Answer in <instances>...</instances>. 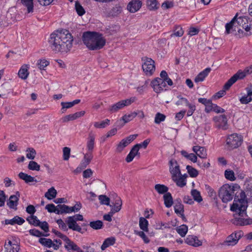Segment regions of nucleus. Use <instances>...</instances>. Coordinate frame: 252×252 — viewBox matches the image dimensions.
<instances>
[{
	"label": "nucleus",
	"mask_w": 252,
	"mask_h": 252,
	"mask_svg": "<svg viewBox=\"0 0 252 252\" xmlns=\"http://www.w3.org/2000/svg\"><path fill=\"white\" fill-rule=\"evenodd\" d=\"M134 234L140 236L144 241L145 243H149L150 242L149 239L146 236L144 232V231L134 230Z\"/></svg>",
	"instance_id": "nucleus-53"
},
{
	"label": "nucleus",
	"mask_w": 252,
	"mask_h": 252,
	"mask_svg": "<svg viewBox=\"0 0 252 252\" xmlns=\"http://www.w3.org/2000/svg\"><path fill=\"white\" fill-rule=\"evenodd\" d=\"M20 196V193L19 191H16L15 195L10 196L9 199L7 201L6 205L11 209L16 210L17 209V205L18 201Z\"/></svg>",
	"instance_id": "nucleus-14"
},
{
	"label": "nucleus",
	"mask_w": 252,
	"mask_h": 252,
	"mask_svg": "<svg viewBox=\"0 0 252 252\" xmlns=\"http://www.w3.org/2000/svg\"><path fill=\"white\" fill-rule=\"evenodd\" d=\"M137 115V113L136 112H132L128 114H126L123 116L122 119L117 122V125H120L121 126H123L126 123L133 120Z\"/></svg>",
	"instance_id": "nucleus-20"
},
{
	"label": "nucleus",
	"mask_w": 252,
	"mask_h": 252,
	"mask_svg": "<svg viewBox=\"0 0 252 252\" xmlns=\"http://www.w3.org/2000/svg\"><path fill=\"white\" fill-rule=\"evenodd\" d=\"M188 227L185 224H182L176 228L177 233L182 237L185 236L188 232Z\"/></svg>",
	"instance_id": "nucleus-41"
},
{
	"label": "nucleus",
	"mask_w": 252,
	"mask_h": 252,
	"mask_svg": "<svg viewBox=\"0 0 252 252\" xmlns=\"http://www.w3.org/2000/svg\"><path fill=\"white\" fill-rule=\"evenodd\" d=\"M82 41L86 47L91 50H97L103 47L106 40L102 34L94 32H86L83 33Z\"/></svg>",
	"instance_id": "nucleus-2"
},
{
	"label": "nucleus",
	"mask_w": 252,
	"mask_h": 252,
	"mask_svg": "<svg viewBox=\"0 0 252 252\" xmlns=\"http://www.w3.org/2000/svg\"><path fill=\"white\" fill-rule=\"evenodd\" d=\"M122 10L123 8L120 4H116L112 9L111 14L113 16H117L122 12Z\"/></svg>",
	"instance_id": "nucleus-48"
},
{
	"label": "nucleus",
	"mask_w": 252,
	"mask_h": 252,
	"mask_svg": "<svg viewBox=\"0 0 252 252\" xmlns=\"http://www.w3.org/2000/svg\"><path fill=\"white\" fill-rule=\"evenodd\" d=\"M147 5L150 10L153 11L158 8L159 4L157 0H148Z\"/></svg>",
	"instance_id": "nucleus-36"
},
{
	"label": "nucleus",
	"mask_w": 252,
	"mask_h": 252,
	"mask_svg": "<svg viewBox=\"0 0 252 252\" xmlns=\"http://www.w3.org/2000/svg\"><path fill=\"white\" fill-rule=\"evenodd\" d=\"M164 203L165 206L167 208H170L173 204V198L170 192L166 193L163 195Z\"/></svg>",
	"instance_id": "nucleus-35"
},
{
	"label": "nucleus",
	"mask_w": 252,
	"mask_h": 252,
	"mask_svg": "<svg viewBox=\"0 0 252 252\" xmlns=\"http://www.w3.org/2000/svg\"><path fill=\"white\" fill-rule=\"evenodd\" d=\"M6 198V196L3 190H0V207L4 205Z\"/></svg>",
	"instance_id": "nucleus-62"
},
{
	"label": "nucleus",
	"mask_w": 252,
	"mask_h": 252,
	"mask_svg": "<svg viewBox=\"0 0 252 252\" xmlns=\"http://www.w3.org/2000/svg\"><path fill=\"white\" fill-rule=\"evenodd\" d=\"M148 221L143 217H141L139 219V227L141 229L144 231L147 232L148 231Z\"/></svg>",
	"instance_id": "nucleus-42"
},
{
	"label": "nucleus",
	"mask_w": 252,
	"mask_h": 252,
	"mask_svg": "<svg viewBox=\"0 0 252 252\" xmlns=\"http://www.w3.org/2000/svg\"><path fill=\"white\" fill-rule=\"evenodd\" d=\"M227 83V81L224 84V85L223 86V89L222 90H221V91L218 92L215 95H214L213 97L214 98H215V99L220 98L222 96H223L225 94V91L226 90H228L229 89V88H228V89L225 88V86L226 85V84Z\"/></svg>",
	"instance_id": "nucleus-59"
},
{
	"label": "nucleus",
	"mask_w": 252,
	"mask_h": 252,
	"mask_svg": "<svg viewBox=\"0 0 252 252\" xmlns=\"http://www.w3.org/2000/svg\"><path fill=\"white\" fill-rule=\"evenodd\" d=\"M57 195V191L54 187L50 188L48 191L45 193V197L49 200H51L56 197Z\"/></svg>",
	"instance_id": "nucleus-40"
},
{
	"label": "nucleus",
	"mask_w": 252,
	"mask_h": 252,
	"mask_svg": "<svg viewBox=\"0 0 252 252\" xmlns=\"http://www.w3.org/2000/svg\"><path fill=\"white\" fill-rule=\"evenodd\" d=\"M4 248L5 252H18L19 250V246L15 244H12L11 241L5 243Z\"/></svg>",
	"instance_id": "nucleus-28"
},
{
	"label": "nucleus",
	"mask_w": 252,
	"mask_h": 252,
	"mask_svg": "<svg viewBox=\"0 0 252 252\" xmlns=\"http://www.w3.org/2000/svg\"><path fill=\"white\" fill-rule=\"evenodd\" d=\"M187 177L186 174H181V175L177 176V177L172 178V179L177 186L183 188L187 184L186 178Z\"/></svg>",
	"instance_id": "nucleus-24"
},
{
	"label": "nucleus",
	"mask_w": 252,
	"mask_h": 252,
	"mask_svg": "<svg viewBox=\"0 0 252 252\" xmlns=\"http://www.w3.org/2000/svg\"><path fill=\"white\" fill-rule=\"evenodd\" d=\"M139 154V150L137 146H134L127 155L126 160L127 162H131L133 159L134 158Z\"/></svg>",
	"instance_id": "nucleus-31"
},
{
	"label": "nucleus",
	"mask_w": 252,
	"mask_h": 252,
	"mask_svg": "<svg viewBox=\"0 0 252 252\" xmlns=\"http://www.w3.org/2000/svg\"><path fill=\"white\" fill-rule=\"evenodd\" d=\"M94 134L90 133L89 135L88 141L87 143V148L89 152L92 153L94 145Z\"/></svg>",
	"instance_id": "nucleus-32"
},
{
	"label": "nucleus",
	"mask_w": 252,
	"mask_h": 252,
	"mask_svg": "<svg viewBox=\"0 0 252 252\" xmlns=\"http://www.w3.org/2000/svg\"><path fill=\"white\" fill-rule=\"evenodd\" d=\"M242 104H247L252 101V92H249L247 95L243 96L240 99Z\"/></svg>",
	"instance_id": "nucleus-45"
},
{
	"label": "nucleus",
	"mask_w": 252,
	"mask_h": 252,
	"mask_svg": "<svg viewBox=\"0 0 252 252\" xmlns=\"http://www.w3.org/2000/svg\"><path fill=\"white\" fill-rule=\"evenodd\" d=\"M242 137L240 135L233 133L228 136L226 139V144L231 149L238 147L241 144Z\"/></svg>",
	"instance_id": "nucleus-9"
},
{
	"label": "nucleus",
	"mask_w": 252,
	"mask_h": 252,
	"mask_svg": "<svg viewBox=\"0 0 252 252\" xmlns=\"http://www.w3.org/2000/svg\"><path fill=\"white\" fill-rule=\"evenodd\" d=\"M177 97L179 99L176 102V105L177 106L182 105L183 104L186 105V104H188L189 101L187 98L182 97L180 95L178 96Z\"/></svg>",
	"instance_id": "nucleus-60"
},
{
	"label": "nucleus",
	"mask_w": 252,
	"mask_h": 252,
	"mask_svg": "<svg viewBox=\"0 0 252 252\" xmlns=\"http://www.w3.org/2000/svg\"><path fill=\"white\" fill-rule=\"evenodd\" d=\"M89 225L93 229L98 230L102 228L103 222L101 220H97L95 221H91L89 223Z\"/></svg>",
	"instance_id": "nucleus-44"
},
{
	"label": "nucleus",
	"mask_w": 252,
	"mask_h": 252,
	"mask_svg": "<svg viewBox=\"0 0 252 252\" xmlns=\"http://www.w3.org/2000/svg\"><path fill=\"white\" fill-rule=\"evenodd\" d=\"M98 199L101 204L109 205L110 198L105 195H100L98 196Z\"/></svg>",
	"instance_id": "nucleus-55"
},
{
	"label": "nucleus",
	"mask_w": 252,
	"mask_h": 252,
	"mask_svg": "<svg viewBox=\"0 0 252 252\" xmlns=\"http://www.w3.org/2000/svg\"><path fill=\"white\" fill-rule=\"evenodd\" d=\"M237 188V185L224 184L219 189V196L223 203H227L233 199Z\"/></svg>",
	"instance_id": "nucleus-5"
},
{
	"label": "nucleus",
	"mask_w": 252,
	"mask_h": 252,
	"mask_svg": "<svg viewBox=\"0 0 252 252\" xmlns=\"http://www.w3.org/2000/svg\"><path fill=\"white\" fill-rule=\"evenodd\" d=\"M73 218L69 217L67 218L66 222L68 227V228L73 231H76L79 232H81L82 231V228L80 225L78 224Z\"/></svg>",
	"instance_id": "nucleus-19"
},
{
	"label": "nucleus",
	"mask_w": 252,
	"mask_h": 252,
	"mask_svg": "<svg viewBox=\"0 0 252 252\" xmlns=\"http://www.w3.org/2000/svg\"><path fill=\"white\" fill-rule=\"evenodd\" d=\"M242 235V232L241 231L233 233L226 238L225 241L223 242V244L227 246H234L238 243Z\"/></svg>",
	"instance_id": "nucleus-11"
},
{
	"label": "nucleus",
	"mask_w": 252,
	"mask_h": 252,
	"mask_svg": "<svg viewBox=\"0 0 252 252\" xmlns=\"http://www.w3.org/2000/svg\"><path fill=\"white\" fill-rule=\"evenodd\" d=\"M224 176L225 177L231 181H233L236 179V178L235 177L234 172L232 170H226L224 172Z\"/></svg>",
	"instance_id": "nucleus-51"
},
{
	"label": "nucleus",
	"mask_w": 252,
	"mask_h": 252,
	"mask_svg": "<svg viewBox=\"0 0 252 252\" xmlns=\"http://www.w3.org/2000/svg\"><path fill=\"white\" fill-rule=\"evenodd\" d=\"M213 120L217 127L223 129L227 128V120L224 115L216 116Z\"/></svg>",
	"instance_id": "nucleus-15"
},
{
	"label": "nucleus",
	"mask_w": 252,
	"mask_h": 252,
	"mask_svg": "<svg viewBox=\"0 0 252 252\" xmlns=\"http://www.w3.org/2000/svg\"><path fill=\"white\" fill-rule=\"evenodd\" d=\"M64 34L65 35L64 37V44H65V47L64 46V52H67L72 48L73 39L71 33L67 31H64Z\"/></svg>",
	"instance_id": "nucleus-16"
},
{
	"label": "nucleus",
	"mask_w": 252,
	"mask_h": 252,
	"mask_svg": "<svg viewBox=\"0 0 252 252\" xmlns=\"http://www.w3.org/2000/svg\"><path fill=\"white\" fill-rule=\"evenodd\" d=\"M109 123L110 120L107 119L101 122H95L94 123V126L96 128H104L109 125Z\"/></svg>",
	"instance_id": "nucleus-49"
},
{
	"label": "nucleus",
	"mask_w": 252,
	"mask_h": 252,
	"mask_svg": "<svg viewBox=\"0 0 252 252\" xmlns=\"http://www.w3.org/2000/svg\"><path fill=\"white\" fill-rule=\"evenodd\" d=\"M75 8L77 14L79 16H82L85 13V10L82 6L79 3V2L76 1L75 4Z\"/></svg>",
	"instance_id": "nucleus-54"
},
{
	"label": "nucleus",
	"mask_w": 252,
	"mask_h": 252,
	"mask_svg": "<svg viewBox=\"0 0 252 252\" xmlns=\"http://www.w3.org/2000/svg\"><path fill=\"white\" fill-rule=\"evenodd\" d=\"M64 247L67 252H75L78 246L67 237L64 235Z\"/></svg>",
	"instance_id": "nucleus-21"
},
{
	"label": "nucleus",
	"mask_w": 252,
	"mask_h": 252,
	"mask_svg": "<svg viewBox=\"0 0 252 252\" xmlns=\"http://www.w3.org/2000/svg\"><path fill=\"white\" fill-rule=\"evenodd\" d=\"M143 71L147 76H152L155 71V61L151 58L144 57L142 59Z\"/></svg>",
	"instance_id": "nucleus-7"
},
{
	"label": "nucleus",
	"mask_w": 252,
	"mask_h": 252,
	"mask_svg": "<svg viewBox=\"0 0 252 252\" xmlns=\"http://www.w3.org/2000/svg\"><path fill=\"white\" fill-rule=\"evenodd\" d=\"M151 86L156 93H160L164 90H166L167 87L164 80L159 77L153 80L151 82Z\"/></svg>",
	"instance_id": "nucleus-10"
},
{
	"label": "nucleus",
	"mask_w": 252,
	"mask_h": 252,
	"mask_svg": "<svg viewBox=\"0 0 252 252\" xmlns=\"http://www.w3.org/2000/svg\"><path fill=\"white\" fill-rule=\"evenodd\" d=\"M184 31L180 25H175L173 29L172 33L170 35V37H180L183 35Z\"/></svg>",
	"instance_id": "nucleus-29"
},
{
	"label": "nucleus",
	"mask_w": 252,
	"mask_h": 252,
	"mask_svg": "<svg viewBox=\"0 0 252 252\" xmlns=\"http://www.w3.org/2000/svg\"><path fill=\"white\" fill-rule=\"evenodd\" d=\"M122 205V201L121 199L117 196L115 202L113 205H110L109 206L111 207V211L110 213L115 214L117 212H118L121 209Z\"/></svg>",
	"instance_id": "nucleus-25"
},
{
	"label": "nucleus",
	"mask_w": 252,
	"mask_h": 252,
	"mask_svg": "<svg viewBox=\"0 0 252 252\" xmlns=\"http://www.w3.org/2000/svg\"><path fill=\"white\" fill-rule=\"evenodd\" d=\"M82 207L81 204L79 203H76L73 206H68L64 205V213H71L73 212H77L79 211Z\"/></svg>",
	"instance_id": "nucleus-30"
},
{
	"label": "nucleus",
	"mask_w": 252,
	"mask_h": 252,
	"mask_svg": "<svg viewBox=\"0 0 252 252\" xmlns=\"http://www.w3.org/2000/svg\"><path fill=\"white\" fill-rule=\"evenodd\" d=\"M211 68L207 67L200 72L195 78L194 81L195 83H198L204 81L205 78L208 76L211 71Z\"/></svg>",
	"instance_id": "nucleus-27"
},
{
	"label": "nucleus",
	"mask_w": 252,
	"mask_h": 252,
	"mask_svg": "<svg viewBox=\"0 0 252 252\" xmlns=\"http://www.w3.org/2000/svg\"><path fill=\"white\" fill-rule=\"evenodd\" d=\"M150 142V140L149 139H147L145 140L143 142L140 143L139 144H136L134 145L135 146H137V148L139 150L140 148H143L144 149H146Z\"/></svg>",
	"instance_id": "nucleus-61"
},
{
	"label": "nucleus",
	"mask_w": 252,
	"mask_h": 252,
	"mask_svg": "<svg viewBox=\"0 0 252 252\" xmlns=\"http://www.w3.org/2000/svg\"><path fill=\"white\" fill-rule=\"evenodd\" d=\"M185 243L189 245L197 247L202 245V242L198 237L194 235H188L185 239Z\"/></svg>",
	"instance_id": "nucleus-18"
},
{
	"label": "nucleus",
	"mask_w": 252,
	"mask_h": 252,
	"mask_svg": "<svg viewBox=\"0 0 252 252\" xmlns=\"http://www.w3.org/2000/svg\"><path fill=\"white\" fill-rule=\"evenodd\" d=\"M28 67L27 65H23L18 72V75L22 79H26L29 74Z\"/></svg>",
	"instance_id": "nucleus-34"
},
{
	"label": "nucleus",
	"mask_w": 252,
	"mask_h": 252,
	"mask_svg": "<svg viewBox=\"0 0 252 252\" xmlns=\"http://www.w3.org/2000/svg\"><path fill=\"white\" fill-rule=\"evenodd\" d=\"M29 233L31 235L40 237L42 236L41 232L36 229H32L29 230Z\"/></svg>",
	"instance_id": "nucleus-63"
},
{
	"label": "nucleus",
	"mask_w": 252,
	"mask_h": 252,
	"mask_svg": "<svg viewBox=\"0 0 252 252\" xmlns=\"http://www.w3.org/2000/svg\"><path fill=\"white\" fill-rule=\"evenodd\" d=\"M81 101L80 99H75L71 102H64V109H68L71 108L76 104H78Z\"/></svg>",
	"instance_id": "nucleus-57"
},
{
	"label": "nucleus",
	"mask_w": 252,
	"mask_h": 252,
	"mask_svg": "<svg viewBox=\"0 0 252 252\" xmlns=\"http://www.w3.org/2000/svg\"><path fill=\"white\" fill-rule=\"evenodd\" d=\"M169 171L171 175V178L181 175L180 166L175 159H172L169 161Z\"/></svg>",
	"instance_id": "nucleus-12"
},
{
	"label": "nucleus",
	"mask_w": 252,
	"mask_h": 252,
	"mask_svg": "<svg viewBox=\"0 0 252 252\" xmlns=\"http://www.w3.org/2000/svg\"><path fill=\"white\" fill-rule=\"evenodd\" d=\"M252 73V64L245 68L244 70H239L232 76L228 81L227 83L225 86V89L230 88L231 86L234 84L238 80L244 78L246 75L250 74Z\"/></svg>",
	"instance_id": "nucleus-6"
},
{
	"label": "nucleus",
	"mask_w": 252,
	"mask_h": 252,
	"mask_svg": "<svg viewBox=\"0 0 252 252\" xmlns=\"http://www.w3.org/2000/svg\"><path fill=\"white\" fill-rule=\"evenodd\" d=\"M165 119V116L160 113H158L155 118V123L159 124Z\"/></svg>",
	"instance_id": "nucleus-58"
},
{
	"label": "nucleus",
	"mask_w": 252,
	"mask_h": 252,
	"mask_svg": "<svg viewBox=\"0 0 252 252\" xmlns=\"http://www.w3.org/2000/svg\"><path fill=\"white\" fill-rule=\"evenodd\" d=\"M28 168L31 170L39 171L40 165L36 162L31 160L29 162Z\"/></svg>",
	"instance_id": "nucleus-52"
},
{
	"label": "nucleus",
	"mask_w": 252,
	"mask_h": 252,
	"mask_svg": "<svg viewBox=\"0 0 252 252\" xmlns=\"http://www.w3.org/2000/svg\"><path fill=\"white\" fill-rule=\"evenodd\" d=\"M239 27H242L246 31L248 35L252 33V22H249L246 17H237L236 16L230 22L225 25V32L227 34L236 31L239 32L242 30Z\"/></svg>",
	"instance_id": "nucleus-3"
},
{
	"label": "nucleus",
	"mask_w": 252,
	"mask_h": 252,
	"mask_svg": "<svg viewBox=\"0 0 252 252\" xmlns=\"http://www.w3.org/2000/svg\"><path fill=\"white\" fill-rule=\"evenodd\" d=\"M63 29L61 28L55 31L50 35L49 46L55 53L61 52L63 45Z\"/></svg>",
	"instance_id": "nucleus-4"
},
{
	"label": "nucleus",
	"mask_w": 252,
	"mask_h": 252,
	"mask_svg": "<svg viewBox=\"0 0 252 252\" xmlns=\"http://www.w3.org/2000/svg\"><path fill=\"white\" fill-rule=\"evenodd\" d=\"M26 152H29L26 155V157L29 159H33L36 154L35 150L32 148H29L27 149Z\"/></svg>",
	"instance_id": "nucleus-56"
},
{
	"label": "nucleus",
	"mask_w": 252,
	"mask_h": 252,
	"mask_svg": "<svg viewBox=\"0 0 252 252\" xmlns=\"http://www.w3.org/2000/svg\"><path fill=\"white\" fill-rule=\"evenodd\" d=\"M93 158V156L91 153L88 152L85 154L83 159L76 169L78 170H81L82 169L85 168L90 163Z\"/></svg>",
	"instance_id": "nucleus-17"
},
{
	"label": "nucleus",
	"mask_w": 252,
	"mask_h": 252,
	"mask_svg": "<svg viewBox=\"0 0 252 252\" xmlns=\"http://www.w3.org/2000/svg\"><path fill=\"white\" fill-rule=\"evenodd\" d=\"M190 193L193 198V200L198 203H200L202 201V197L201 196L200 192L196 189H192Z\"/></svg>",
	"instance_id": "nucleus-38"
},
{
	"label": "nucleus",
	"mask_w": 252,
	"mask_h": 252,
	"mask_svg": "<svg viewBox=\"0 0 252 252\" xmlns=\"http://www.w3.org/2000/svg\"><path fill=\"white\" fill-rule=\"evenodd\" d=\"M141 6L142 2L140 0H133L128 3L127 9L131 13H135L141 8Z\"/></svg>",
	"instance_id": "nucleus-22"
},
{
	"label": "nucleus",
	"mask_w": 252,
	"mask_h": 252,
	"mask_svg": "<svg viewBox=\"0 0 252 252\" xmlns=\"http://www.w3.org/2000/svg\"><path fill=\"white\" fill-rule=\"evenodd\" d=\"M137 100L135 97H131L129 98L122 100L110 106L109 111L111 113H115L123 109L125 106L130 105Z\"/></svg>",
	"instance_id": "nucleus-8"
},
{
	"label": "nucleus",
	"mask_w": 252,
	"mask_h": 252,
	"mask_svg": "<svg viewBox=\"0 0 252 252\" xmlns=\"http://www.w3.org/2000/svg\"><path fill=\"white\" fill-rule=\"evenodd\" d=\"M137 136V134L130 135L126 138L122 140L117 147V151L121 152L124 149L134 140Z\"/></svg>",
	"instance_id": "nucleus-13"
},
{
	"label": "nucleus",
	"mask_w": 252,
	"mask_h": 252,
	"mask_svg": "<svg viewBox=\"0 0 252 252\" xmlns=\"http://www.w3.org/2000/svg\"><path fill=\"white\" fill-rule=\"evenodd\" d=\"M186 113V110H183L178 113H177L175 115V118L177 121H180L183 119Z\"/></svg>",
	"instance_id": "nucleus-64"
},
{
	"label": "nucleus",
	"mask_w": 252,
	"mask_h": 252,
	"mask_svg": "<svg viewBox=\"0 0 252 252\" xmlns=\"http://www.w3.org/2000/svg\"><path fill=\"white\" fill-rule=\"evenodd\" d=\"M186 169L190 177L195 178L198 176L199 174L198 171L191 166L187 165Z\"/></svg>",
	"instance_id": "nucleus-46"
},
{
	"label": "nucleus",
	"mask_w": 252,
	"mask_h": 252,
	"mask_svg": "<svg viewBox=\"0 0 252 252\" xmlns=\"http://www.w3.org/2000/svg\"><path fill=\"white\" fill-rule=\"evenodd\" d=\"M25 220L21 217L18 216L14 217L13 219L10 220L6 219L4 220L5 224L6 225L11 224L14 225L17 224L18 225H22L25 222Z\"/></svg>",
	"instance_id": "nucleus-26"
},
{
	"label": "nucleus",
	"mask_w": 252,
	"mask_h": 252,
	"mask_svg": "<svg viewBox=\"0 0 252 252\" xmlns=\"http://www.w3.org/2000/svg\"><path fill=\"white\" fill-rule=\"evenodd\" d=\"M174 210L175 212L179 215H181V217L183 219H184L185 217L183 214L184 213V207L182 204L179 203L178 204H176L174 206Z\"/></svg>",
	"instance_id": "nucleus-47"
},
{
	"label": "nucleus",
	"mask_w": 252,
	"mask_h": 252,
	"mask_svg": "<svg viewBox=\"0 0 252 252\" xmlns=\"http://www.w3.org/2000/svg\"><path fill=\"white\" fill-rule=\"evenodd\" d=\"M192 150L195 153L197 157L198 156L201 158H207V151L204 147L196 145L194 146Z\"/></svg>",
	"instance_id": "nucleus-23"
},
{
	"label": "nucleus",
	"mask_w": 252,
	"mask_h": 252,
	"mask_svg": "<svg viewBox=\"0 0 252 252\" xmlns=\"http://www.w3.org/2000/svg\"><path fill=\"white\" fill-rule=\"evenodd\" d=\"M38 242L42 246L49 248L52 247V245H53V241L50 239L40 238H39Z\"/></svg>",
	"instance_id": "nucleus-43"
},
{
	"label": "nucleus",
	"mask_w": 252,
	"mask_h": 252,
	"mask_svg": "<svg viewBox=\"0 0 252 252\" xmlns=\"http://www.w3.org/2000/svg\"><path fill=\"white\" fill-rule=\"evenodd\" d=\"M115 243V238L114 237H111L107 238L103 242L101 245V249L102 250H104L109 246L114 245Z\"/></svg>",
	"instance_id": "nucleus-37"
},
{
	"label": "nucleus",
	"mask_w": 252,
	"mask_h": 252,
	"mask_svg": "<svg viewBox=\"0 0 252 252\" xmlns=\"http://www.w3.org/2000/svg\"><path fill=\"white\" fill-rule=\"evenodd\" d=\"M49 64V62L44 59L38 61L37 65L40 69L44 70V68Z\"/></svg>",
	"instance_id": "nucleus-50"
},
{
	"label": "nucleus",
	"mask_w": 252,
	"mask_h": 252,
	"mask_svg": "<svg viewBox=\"0 0 252 252\" xmlns=\"http://www.w3.org/2000/svg\"><path fill=\"white\" fill-rule=\"evenodd\" d=\"M155 189L159 194H165L167 193L168 188L164 185L157 184L155 186Z\"/></svg>",
	"instance_id": "nucleus-39"
},
{
	"label": "nucleus",
	"mask_w": 252,
	"mask_h": 252,
	"mask_svg": "<svg viewBox=\"0 0 252 252\" xmlns=\"http://www.w3.org/2000/svg\"><path fill=\"white\" fill-rule=\"evenodd\" d=\"M245 192L242 191L240 194V198H235L230 210L233 212L234 218L231 222L236 225H245L252 223V220L247 219L246 210L248 207V202L245 199Z\"/></svg>",
	"instance_id": "nucleus-1"
},
{
	"label": "nucleus",
	"mask_w": 252,
	"mask_h": 252,
	"mask_svg": "<svg viewBox=\"0 0 252 252\" xmlns=\"http://www.w3.org/2000/svg\"><path fill=\"white\" fill-rule=\"evenodd\" d=\"M181 155L187 159L195 163L197 162V156L194 153H188L187 151L182 150L181 151Z\"/></svg>",
	"instance_id": "nucleus-33"
}]
</instances>
